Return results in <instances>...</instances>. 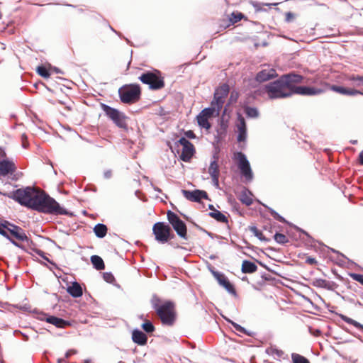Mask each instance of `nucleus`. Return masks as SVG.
I'll return each instance as SVG.
<instances>
[{"label": "nucleus", "instance_id": "nucleus-1", "mask_svg": "<svg viewBox=\"0 0 363 363\" xmlns=\"http://www.w3.org/2000/svg\"><path fill=\"white\" fill-rule=\"evenodd\" d=\"M9 199H13L21 205L36 210L39 212L52 215H69V213L43 191L26 187L4 194Z\"/></svg>", "mask_w": 363, "mask_h": 363}, {"label": "nucleus", "instance_id": "nucleus-2", "mask_svg": "<svg viewBox=\"0 0 363 363\" xmlns=\"http://www.w3.org/2000/svg\"><path fill=\"white\" fill-rule=\"evenodd\" d=\"M303 77L289 74L265 86V91L270 99L285 98L293 94V82H302Z\"/></svg>", "mask_w": 363, "mask_h": 363}, {"label": "nucleus", "instance_id": "nucleus-3", "mask_svg": "<svg viewBox=\"0 0 363 363\" xmlns=\"http://www.w3.org/2000/svg\"><path fill=\"white\" fill-rule=\"evenodd\" d=\"M153 308L162 325L172 326L174 324L177 319V311L174 302L171 301L161 302L157 300L153 303Z\"/></svg>", "mask_w": 363, "mask_h": 363}, {"label": "nucleus", "instance_id": "nucleus-4", "mask_svg": "<svg viewBox=\"0 0 363 363\" xmlns=\"http://www.w3.org/2000/svg\"><path fill=\"white\" fill-rule=\"evenodd\" d=\"M118 94L123 103L133 104L140 99L141 89L138 84H126L119 89Z\"/></svg>", "mask_w": 363, "mask_h": 363}, {"label": "nucleus", "instance_id": "nucleus-5", "mask_svg": "<svg viewBox=\"0 0 363 363\" xmlns=\"http://www.w3.org/2000/svg\"><path fill=\"white\" fill-rule=\"evenodd\" d=\"M101 108L117 127L128 130V117L123 112L104 104H101Z\"/></svg>", "mask_w": 363, "mask_h": 363}, {"label": "nucleus", "instance_id": "nucleus-6", "mask_svg": "<svg viewBox=\"0 0 363 363\" xmlns=\"http://www.w3.org/2000/svg\"><path fill=\"white\" fill-rule=\"evenodd\" d=\"M139 79L149 88L152 90H159L164 87V78L161 76V73L158 70L154 72H146L140 75Z\"/></svg>", "mask_w": 363, "mask_h": 363}, {"label": "nucleus", "instance_id": "nucleus-7", "mask_svg": "<svg viewBox=\"0 0 363 363\" xmlns=\"http://www.w3.org/2000/svg\"><path fill=\"white\" fill-rule=\"evenodd\" d=\"M152 233L155 240L162 244L169 242L174 238L171 227L164 222H157L152 226Z\"/></svg>", "mask_w": 363, "mask_h": 363}, {"label": "nucleus", "instance_id": "nucleus-8", "mask_svg": "<svg viewBox=\"0 0 363 363\" xmlns=\"http://www.w3.org/2000/svg\"><path fill=\"white\" fill-rule=\"evenodd\" d=\"M167 217L177 235L182 239L188 240L187 227L185 223L175 213L171 211H167Z\"/></svg>", "mask_w": 363, "mask_h": 363}, {"label": "nucleus", "instance_id": "nucleus-9", "mask_svg": "<svg viewBox=\"0 0 363 363\" xmlns=\"http://www.w3.org/2000/svg\"><path fill=\"white\" fill-rule=\"evenodd\" d=\"M233 159L236 161L240 173L245 179L247 181L252 180L253 178V173L250 167V162L247 160L245 154L242 152H237L234 153Z\"/></svg>", "mask_w": 363, "mask_h": 363}, {"label": "nucleus", "instance_id": "nucleus-10", "mask_svg": "<svg viewBox=\"0 0 363 363\" xmlns=\"http://www.w3.org/2000/svg\"><path fill=\"white\" fill-rule=\"evenodd\" d=\"M230 91L229 86L223 84L216 89L214 93L213 100L211 102V107L215 108L216 111V116H218L220 111L223 108L225 103V99L228 96Z\"/></svg>", "mask_w": 363, "mask_h": 363}, {"label": "nucleus", "instance_id": "nucleus-11", "mask_svg": "<svg viewBox=\"0 0 363 363\" xmlns=\"http://www.w3.org/2000/svg\"><path fill=\"white\" fill-rule=\"evenodd\" d=\"M216 111L215 108H206L203 109L200 113L197 116L196 120L199 125L208 130L211 128V124L209 123V119L213 116H216Z\"/></svg>", "mask_w": 363, "mask_h": 363}, {"label": "nucleus", "instance_id": "nucleus-12", "mask_svg": "<svg viewBox=\"0 0 363 363\" xmlns=\"http://www.w3.org/2000/svg\"><path fill=\"white\" fill-rule=\"evenodd\" d=\"M299 82H293V94H300L303 96H313L318 95L323 93L326 89L325 88H317L312 86H298L296 84Z\"/></svg>", "mask_w": 363, "mask_h": 363}, {"label": "nucleus", "instance_id": "nucleus-13", "mask_svg": "<svg viewBox=\"0 0 363 363\" xmlns=\"http://www.w3.org/2000/svg\"><path fill=\"white\" fill-rule=\"evenodd\" d=\"M179 143L182 146L180 158L184 162H189L194 155L195 151L194 145L185 138H181L179 140Z\"/></svg>", "mask_w": 363, "mask_h": 363}, {"label": "nucleus", "instance_id": "nucleus-14", "mask_svg": "<svg viewBox=\"0 0 363 363\" xmlns=\"http://www.w3.org/2000/svg\"><path fill=\"white\" fill-rule=\"evenodd\" d=\"M182 194L185 199L193 202H200L201 199H208L207 193L205 191L199 189L194 191L183 189L182 190Z\"/></svg>", "mask_w": 363, "mask_h": 363}, {"label": "nucleus", "instance_id": "nucleus-15", "mask_svg": "<svg viewBox=\"0 0 363 363\" xmlns=\"http://www.w3.org/2000/svg\"><path fill=\"white\" fill-rule=\"evenodd\" d=\"M16 165L12 160L0 162V176L7 177L13 174L16 171Z\"/></svg>", "mask_w": 363, "mask_h": 363}, {"label": "nucleus", "instance_id": "nucleus-16", "mask_svg": "<svg viewBox=\"0 0 363 363\" xmlns=\"http://www.w3.org/2000/svg\"><path fill=\"white\" fill-rule=\"evenodd\" d=\"M237 128L238 130V141H245L247 136V127L245 118L240 114L238 116Z\"/></svg>", "mask_w": 363, "mask_h": 363}, {"label": "nucleus", "instance_id": "nucleus-17", "mask_svg": "<svg viewBox=\"0 0 363 363\" xmlns=\"http://www.w3.org/2000/svg\"><path fill=\"white\" fill-rule=\"evenodd\" d=\"M277 76L276 70L274 69H266L259 72L256 76V80L259 82H263Z\"/></svg>", "mask_w": 363, "mask_h": 363}, {"label": "nucleus", "instance_id": "nucleus-18", "mask_svg": "<svg viewBox=\"0 0 363 363\" xmlns=\"http://www.w3.org/2000/svg\"><path fill=\"white\" fill-rule=\"evenodd\" d=\"M9 234L13 240H16L21 242L28 240V238L25 231L19 226L14 228L13 229H11Z\"/></svg>", "mask_w": 363, "mask_h": 363}, {"label": "nucleus", "instance_id": "nucleus-19", "mask_svg": "<svg viewBox=\"0 0 363 363\" xmlns=\"http://www.w3.org/2000/svg\"><path fill=\"white\" fill-rule=\"evenodd\" d=\"M208 173L210 174L213 183L218 185V178L220 175L219 166L217 160H213L211 162L208 167Z\"/></svg>", "mask_w": 363, "mask_h": 363}, {"label": "nucleus", "instance_id": "nucleus-20", "mask_svg": "<svg viewBox=\"0 0 363 363\" xmlns=\"http://www.w3.org/2000/svg\"><path fill=\"white\" fill-rule=\"evenodd\" d=\"M46 321L59 328H65L71 325V323L69 321L52 315H50L46 318Z\"/></svg>", "mask_w": 363, "mask_h": 363}, {"label": "nucleus", "instance_id": "nucleus-21", "mask_svg": "<svg viewBox=\"0 0 363 363\" xmlns=\"http://www.w3.org/2000/svg\"><path fill=\"white\" fill-rule=\"evenodd\" d=\"M132 339L135 343L139 345H145L147 342V335L140 330H135L132 334Z\"/></svg>", "mask_w": 363, "mask_h": 363}, {"label": "nucleus", "instance_id": "nucleus-22", "mask_svg": "<svg viewBox=\"0 0 363 363\" xmlns=\"http://www.w3.org/2000/svg\"><path fill=\"white\" fill-rule=\"evenodd\" d=\"M217 279L219 284L223 286L228 292L235 294L236 291L233 284L229 281L228 278L223 275L218 274L217 275Z\"/></svg>", "mask_w": 363, "mask_h": 363}, {"label": "nucleus", "instance_id": "nucleus-23", "mask_svg": "<svg viewBox=\"0 0 363 363\" xmlns=\"http://www.w3.org/2000/svg\"><path fill=\"white\" fill-rule=\"evenodd\" d=\"M67 291L74 298L81 297L83 294L82 288L77 282H73L71 286H68Z\"/></svg>", "mask_w": 363, "mask_h": 363}, {"label": "nucleus", "instance_id": "nucleus-24", "mask_svg": "<svg viewBox=\"0 0 363 363\" xmlns=\"http://www.w3.org/2000/svg\"><path fill=\"white\" fill-rule=\"evenodd\" d=\"M93 230L97 238H103L106 235L108 228L106 225L98 223L94 227Z\"/></svg>", "mask_w": 363, "mask_h": 363}, {"label": "nucleus", "instance_id": "nucleus-25", "mask_svg": "<svg viewBox=\"0 0 363 363\" xmlns=\"http://www.w3.org/2000/svg\"><path fill=\"white\" fill-rule=\"evenodd\" d=\"M257 270V266L248 260H245L242 264V272L243 273H253Z\"/></svg>", "mask_w": 363, "mask_h": 363}, {"label": "nucleus", "instance_id": "nucleus-26", "mask_svg": "<svg viewBox=\"0 0 363 363\" xmlns=\"http://www.w3.org/2000/svg\"><path fill=\"white\" fill-rule=\"evenodd\" d=\"M238 199L245 205L249 206L253 203L252 195L246 190L242 191L238 196Z\"/></svg>", "mask_w": 363, "mask_h": 363}, {"label": "nucleus", "instance_id": "nucleus-27", "mask_svg": "<svg viewBox=\"0 0 363 363\" xmlns=\"http://www.w3.org/2000/svg\"><path fill=\"white\" fill-rule=\"evenodd\" d=\"M91 262L94 267L97 270H102L105 268V264L102 258L98 255H92Z\"/></svg>", "mask_w": 363, "mask_h": 363}, {"label": "nucleus", "instance_id": "nucleus-28", "mask_svg": "<svg viewBox=\"0 0 363 363\" xmlns=\"http://www.w3.org/2000/svg\"><path fill=\"white\" fill-rule=\"evenodd\" d=\"M209 216L218 222L223 223H228V218L218 210H214L212 212H210Z\"/></svg>", "mask_w": 363, "mask_h": 363}, {"label": "nucleus", "instance_id": "nucleus-29", "mask_svg": "<svg viewBox=\"0 0 363 363\" xmlns=\"http://www.w3.org/2000/svg\"><path fill=\"white\" fill-rule=\"evenodd\" d=\"M340 317L345 323L353 325L354 327H355L356 328H357L359 330H363V325H362L359 323H358L357 321L352 319L351 318H349L347 315H343V314H340Z\"/></svg>", "mask_w": 363, "mask_h": 363}, {"label": "nucleus", "instance_id": "nucleus-30", "mask_svg": "<svg viewBox=\"0 0 363 363\" xmlns=\"http://www.w3.org/2000/svg\"><path fill=\"white\" fill-rule=\"evenodd\" d=\"M249 230L252 233L254 234L255 236H256L261 241H269V240L265 238L262 231H260L256 226H250Z\"/></svg>", "mask_w": 363, "mask_h": 363}, {"label": "nucleus", "instance_id": "nucleus-31", "mask_svg": "<svg viewBox=\"0 0 363 363\" xmlns=\"http://www.w3.org/2000/svg\"><path fill=\"white\" fill-rule=\"evenodd\" d=\"M291 359L293 363H310L307 358L297 353H292Z\"/></svg>", "mask_w": 363, "mask_h": 363}, {"label": "nucleus", "instance_id": "nucleus-32", "mask_svg": "<svg viewBox=\"0 0 363 363\" xmlns=\"http://www.w3.org/2000/svg\"><path fill=\"white\" fill-rule=\"evenodd\" d=\"M324 84H325V89L330 88L331 90L334 91H335L337 93L343 94V95H345V93H346L347 88H345L343 86H337V85H331L330 86L328 83H325Z\"/></svg>", "mask_w": 363, "mask_h": 363}, {"label": "nucleus", "instance_id": "nucleus-33", "mask_svg": "<svg viewBox=\"0 0 363 363\" xmlns=\"http://www.w3.org/2000/svg\"><path fill=\"white\" fill-rule=\"evenodd\" d=\"M267 353L269 355L277 357L278 358L282 357L284 354V352L282 350L274 347L268 348L267 350Z\"/></svg>", "mask_w": 363, "mask_h": 363}, {"label": "nucleus", "instance_id": "nucleus-34", "mask_svg": "<svg viewBox=\"0 0 363 363\" xmlns=\"http://www.w3.org/2000/svg\"><path fill=\"white\" fill-rule=\"evenodd\" d=\"M274 238L277 242H278L279 244H281V245H284V244L289 242V241L288 238L285 235H284L282 233H277L274 235Z\"/></svg>", "mask_w": 363, "mask_h": 363}, {"label": "nucleus", "instance_id": "nucleus-35", "mask_svg": "<svg viewBox=\"0 0 363 363\" xmlns=\"http://www.w3.org/2000/svg\"><path fill=\"white\" fill-rule=\"evenodd\" d=\"M245 113L247 117L250 118H257L259 115L258 111L257 108L253 107L247 106L245 108Z\"/></svg>", "mask_w": 363, "mask_h": 363}, {"label": "nucleus", "instance_id": "nucleus-36", "mask_svg": "<svg viewBox=\"0 0 363 363\" xmlns=\"http://www.w3.org/2000/svg\"><path fill=\"white\" fill-rule=\"evenodd\" d=\"M37 73L43 78H48L50 76V74L48 69L45 66H38L36 68Z\"/></svg>", "mask_w": 363, "mask_h": 363}, {"label": "nucleus", "instance_id": "nucleus-37", "mask_svg": "<svg viewBox=\"0 0 363 363\" xmlns=\"http://www.w3.org/2000/svg\"><path fill=\"white\" fill-rule=\"evenodd\" d=\"M142 328L147 333H150L155 331V326L150 320H145L142 324Z\"/></svg>", "mask_w": 363, "mask_h": 363}, {"label": "nucleus", "instance_id": "nucleus-38", "mask_svg": "<svg viewBox=\"0 0 363 363\" xmlns=\"http://www.w3.org/2000/svg\"><path fill=\"white\" fill-rule=\"evenodd\" d=\"M313 285L318 287H322V288H329V282L323 279H315L313 282Z\"/></svg>", "mask_w": 363, "mask_h": 363}, {"label": "nucleus", "instance_id": "nucleus-39", "mask_svg": "<svg viewBox=\"0 0 363 363\" xmlns=\"http://www.w3.org/2000/svg\"><path fill=\"white\" fill-rule=\"evenodd\" d=\"M350 81L356 82V86H363V76L352 74L348 77Z\"/></svg>", "mask_w": 363, "mask_h": 363}, {"label": "nucleus", "instance_id": "nucleus-40", "mask_svg": "<svg viewBox=\"0 0 363 363\" xmlns=\"http://www.w3.org/2000/svg\"><path fill=\"white\" fill-rule=\"evenodd\" d=\"M243 15L241 13H232L230 17V21L232 24H234L238 21H240Z\"/></svg>", "mask_w": 363, "mask_h": 363}, {"label": "nucleus", "instance_id": "nucleus-41", "mask_svg": "<svg viewBox=\"0 0 363 363\" xmlns=\"http://www.w3.org/2000/svg\"><path fill=\"white\" fill-rule=\"evenodd\" d=\"M269 213L271 214V216L276 220H279V222H281V223H286V220L284 219V218H283L282 216H281L278 213H277L274 210H273L272 208H269Z\"/></svg>", "mask_w": 363, "mask_h": 363}, {"label": "nucleus", "instance_id": "nucleus-42", "mask_svg": "<svg viewBox=\"0 0 363 363\" xmlns=\"http://www.w3.org/2000/svg\"><path fill=\"white\" fill-rule=\"evenodd\" d=\"M0 234L1 235H3L4 237L6 238L7 239H9L16 246L19 247L18 244L15 240H13L11 238V237H10V235L9 234V232L5 228H2L1 225H0Z\"/></svg>", "mask_w": 363, "mask_h": 363}, {"label": "nucleus", "instance_id": "nucleus-43", "mask_svg": "<svg viewBox=\"0 0 363 363\" xmlns=\"http://www.w3.org/2000/svg\"><path fill=\"white\" fill-rule=\"evenodd\" d=\"M1 225L2 226V228H5L8 232H10L11 229H13L14 228L18 227V225L11 223L7 220H4V222H2L1 223Z\"/></svg>", "mask_w": 363, "mask_h": 363}, {"label": "nucleus", "instance_id": "nucleus-44", "mask_svg": "<svg viewBox=\"0 0 363 363\" xmlns=\"http://www.w3.org/2000/svg\"><path fill=\"white\" fill-rule=\"evenodd\" d=\"M350 277L354 281H358L363 285V275L356 273L350 274Z\"/></svg>", "mask_w": 363, "mask_h": 363}, {"label": "nucleus", "instance_id": "nucleus-45", "mask_svg": "<svg viewBox=\"0 0 363 363\" xmlns=\"http://www.w3.org/2000/svg\"><path fill=\"white\" fill-rule=\"evenodd\" d=\"M362 94L361 91L357 90V89H346V93L345 95H348V96H354V95H357V94Z\"/></svg>", "mask_w": 363, "mask_h": 363}, {"label": "nucleus", "instance_id": "nucleus-46", "mask_svg": "<svg viewBox=\"0 0 363 363\" xmlns=\"http://www.w3.org/2000/svg\"><path fill=\"white\" fill-rule=\"evenodd\" d=\"M295 18V15L291 12H286L285 14V21L287 23L291 22Z\"/></svg>", "mask_w": 363, "mask_h": 363}, {"label": "nucleus", "instance_id": "nucleus-47", "mask_svg": "<svg viewBox=\"0 0 363 363\" xmlns=\"http://www.w3.org/2000/svg\"><path fill=\"white\" fill-rule=\"evenodd\" d=\"M9 160L5 150L0 147V162Z\"/></svg>", "mask_w": 363, "mask_h": 363}, {"label": "nucleus", "instance_id": "nucleus-48", "mask_svg": "<svg viewBox=\"0 0 363 363\" xmlns=\"http://www.w3.org/2000/svg\"><path fill=\"white\" fill-rule=\"evenodd\" d=\"M317 262L316 259L313 257H307L306 259V263L310 265L316 264Z\"/></svg>", "mask_w": 363, "mask_h": 363}, {"label": "nucleus", "instance_id": "nucleus-49", "mask_svg": "<svg viewBox=\"0 0 363 363\" xmlns=\"http://www.w3.org/2000/svg\"><path fill=\"white\" fill-rule=\"evenodd\" d=\"M233 325L234 328L237 331L242 333H246L245 328H242V326H240V325H238L237 323H233Z\"/></svg>", "mask_w": 363, "mask_h": 363}, {"label": "nucleus", "instance_id": "nucleus-50", "mask_svg": "<svg viewBox=\"0 0 363 363\" xmlns=\"http://www.w3.org/2000/svg\"><path fill=\"white\" fill-rule=\"evenodd\" d=\"M104 279L108 282H111L114 279L113 276L110 273H105L104 274Z\"/></svg>", "mask_w": 363, "mask_h": 363}, {"label": "nucleus", "instance_id": "nucleus-51", "mask_svg": "<svg viewBox=\"0 0 363 363\" xmlns=\"http://www.w3.org/2000/svg\"><path fill=\"white\" fill-rule=\"evenodd\" d=\"M21 140H22V145L24 148L27 147L28 145V143L27 140V137L25 134H23L21 136Z\"/></svg>", "mask_w": 363, "mask_h": 363}, {"label": "nucleus", "instance_id": "nucleus-52", "mask_svg": "<svg viewBox=\"0 0 363 363\" xmlns=\"http://www.w3.org/2000/svg\"><path fill=\"white\" fill-rule=\"evenodd\" d=\"M77 353V350H68L66 353H65V358L64 359H68L71 355L72 354H75Z\"/></svg>", "mask_w": 363, "mask_h": 363}, {"label": "nucleus", "instance_id": "nucleus-53", "mask_svg": "<svg viewBox=\"0 0 363 363\" xmlns=\"http://www.w3.org/2000/svg\"><path fill=\"white\" fill-rule=\"evenodd\" d=\"M185 135L189 138H191V139H194L196 138V135L194 134V133L192 131V130H188L185 133Z\"/></svg>", "mask_w": 363, "mask_h": 363}, {"label": "nucleus", "instance_id": "nucleus-54", "mask_svg": "<svg viewBox=\"0 0 363 363\" xmlns=\"http://www.w3.org/2000/svg\"><path fill=\"white\" fill-rule=\"evenodd\" d=\"M48 316L49 315H48L47 314H45L44 313H38L37 318L39 320H46V318H48Z\"/></svg>", "mask_w": 363, "mask_h": 363}, {"label": "nucleus", "instance_id": "nucleus-55", "mask_svg": "<svg viewBox=\"0 0 363 363\" xmlns=\"http://www.w3.org/2000/svg\"><path fill=\"white\" fill-rule=\"evenodd\" d=\"M104 176L106 179H110L112 177V171L111 169L106 170L104 172Z\"/></svg>", "mask_w": 363, "mask_h": 363}, {"label": "nucleus", "instance_id": "nucleus-56", "mask_svg": "<svg viewBox=\"0 0 363 363\" xmlns=\"http://www.w3.org/2000/svg\"><path fill=\"white\" fill-rule=\"evenodd\" d=\"M238 97V92H232L230 95V100L231 101H236Z\"/></svg>", "mask_w": 363, "mask_h": 363}, {"label": "nucleus", "instance_id": "nucleus-57", "mask_svg": "<svg viewBox=\"0 0 363 363\" xmlns=\"http://www.w3.org/2000/svg\"><path fill=\"white\" fill-rule=\"evenodd\" d=\"M359 162L360 164L363 165V151L359 155Z\"/></svg>", "mask_w": 363, "mask_h": 363}, {"label": "nucleus", "instance_id": "nucleus-58", "mask_svg": "<svg viewBox=\"0 0 363 363\" xmlns=\"http://www.w3.org/2000/svg\"><path fill=\"white\" fill-rule=\"evenodd\" d=\"M277 4H278V3H274V4H264V5L270 6H272V5L276 6Z\"/></svg>", "mask_w": 363, "mask_h": 363}, {"label": "nucleus", "instance_id": "nucleus-59", "mask_svg": "<svg viewBox=\"0 0 363 363\" xmlns=\"http://www.w3.org/2000/svg\"><path fill=\"white\" fill-rule=\"evenodd\" d=\"M301 233H303L304 235H306L307 237H309V235H308V233L307 232H306V231H305V230H301Z\"/></svg>", "mask_w": 363, "mask_h": 363}, {"label": "nucleus", "instance_id": "nucleus-60", "mask_svg": "<svg viewBox=\"0 0 363 363\" xmlns=\"http://www.w3.org/2000/svg\"><path fill=\"white\" fill-rule=\"evenodd\" d=\"M209 208H210L211 209L213 210V211L215 210V209H214V208H213V205H210V206H209Z\"/></svg>", "mask_w": 363, "mask_h": 363}, {"label": "nucleus", "instance_id": "nucleus-61", "mask_svg": "<svg viewBox=\"0 0 363 363\" xmlns=\"http://www.w3.org/2000/svg\"><path fill=\"white\" fill-rule=\"evenodd\" d=\"M357 143V140H353L352 144H356Z\"/></svg>", "mask_w": 363, "mask_h": 363}, {"label": "nucleus", "instance_id": "nucleus-62", "mask_svg": "<svg viewBox=\"0 0 363 363\" xmlns=\"http://www.w3.org/2000/svg\"><path fill=\"white\" fill-rule=\"evenodd\" d=\"M119 363H125V362H120Z\"/></svg>", "mask_w": 363, "mask_h": 363}]
</instances>
